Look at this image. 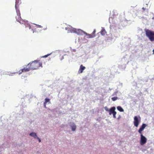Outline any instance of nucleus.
<instances>
[{
    "label": "nucleus",
    "mask_w": 154,
    "mask_h": 154,
    "mask_svg": "<svg viewBox=\"0 0 154 154\" xmlns=\"http://www.w3.org/2000/svg\"><path fill=\"white\" fill-rule=\"evenodd\" d=\"M26 66L28 67H24L20 69L18 72L19 74H20L23 72H28L30 70L38 69L40 67H42V62L40 60H35L29 63Z\"/></svg>",
    "instance_id": "obj_1"
},
{
    "label": "nucleus",
    "mask_w": 154,
    "mask_h": 154,
    "mask_svg": "<svg viewBox=\"0 0 154 154\" xmlns=\"http://www.w3.org/2000/svg\"><path fill=\"white\" fill-rule=\"evenodd\" d=\"M19 4L16 1L15 8L16 10L17 15L16 16L15 18L17 21L19 22L21 24H24L26 25V24L27 23V21L22 19L20 17V10H19Z\"/></svg>",
    "instance_id": "obj_2"
},
{
    "label": "nucleus",
    "mask_w": 154,
    "mask_h": 154,
    "mask_svg": "<svg viewBox=\"0 0 154 154\" xmlns=\"http://www.w3.org/2000/svg\"><path fill=\"white\" fill-rule=\"evenodd\" d=\"M146 35L151 42L154 41V31H152L148 29H145Z\"/></svg>",
    "instance_id": "obj_3"
},
{
    "label": "nucleus",
    "mask_w": 154,
    "mask_h": 154,
    "mask_svg": "<svg viewBox=\"0 0 154 154\" xmlns=\"http://www.w3.org/2000/svg\"><path fill=\"white\" fill-rule=\"evenodd\" d=\"M105 110L108 111L109 112V114L110 115H111V114H112L113 116V117L114 118H116V112L115 111V107L113 106L112 107H111L110 109L108 110L107 107L106 106L105 107Z\"/></svg>",
    "instance_id": "obj_4"
},
{
    "label": "nucleus",
    "mask_w": 154,
    "mask_h": 154,
    "mask_svg": "<svg viewBox=\"0 0 154 154\" xmlns=\"http://www.w3.org/2000/svg\"><path fill=\"white\" fill-rule=\"evenodd\" d=\"M70 32L71 33H75L78 35H82L83 33L85 34V32L80 29H77L75 28H72L70 30Z\"/></svg>",
    "instance_id": "obj_5"
},
{
    "label": "nucleus",
    "mask_w": 154,
    "mask_h": 154,
    "mask_svg": "<svg viewBox=\"0 0 154 154\" xmlns=\"http://www.w3.org/2000/svg\"><path fill=\"white\" fill-rule=\"evenodd\" d=\"M140 122V118L139 117V119L137 116H135L134 117V125L136 127H137Z\"/></svg>",
    "instance_id": "obj_6"
},
{
    "label": "nucleus",
    "mask_w": 154,
    "mask_h": 154,
    "mask_svg": "<svg viewBox=\"0 0 154 154\" xmlns=\"http://www.w3.org/2000/svg\"><path fill=\"white\" fill-rule=\"evenodd\" d=\"M140 143L141 145H143L147 142L146 138L143 136L142 134H140Z\"/></svg>",
    "instance_id": "obj_7"
},
{
    "label": "nucleus",
    "mask_w": 154,
    "mask_h": 154,
    "mask_svg": "<svg viewBox=\"0 0 154 154\" xmlns=\"http://www.w3.org/2000/svg\"><path fill=\"white\" fill-rule=\"evenodd\" d=\"M96 32V30L95 29H94L93 31V32L91 34H88L86 33V32H85V34L87 36V38H94L95 36V33Z\"/></svg>",
    "instance_id": "obj_8"
},
{
    "label": "nucleus",
    "mask_w": 154,
    "mask_h": 154,
    "mask_svg": "<svg viewBox=\"0 0 154 154\" xmlns=\"http://www.w3.org/2000/svg\"><path fill=\"white\" fill-rule=\"evenodd\" d=\"M146 125L145 124H142L141 127L139 129L138 131V132L140 134H142V131L143 130L144 128H145Z\"/></svg>",
    "instance_id": "obj_9"
},
{
    "label": "nucleus",
    "mask_w": 154,
    "mask_h": 154,
    "mask_svg": "<svg viewBox=\"0 0 154 154\" xmlns=\"http://www.w3.org/2000/svg\"><path fill=\"white\" fill-rule=\"evenodd\" d=\"M85 69V67L83 66L82 65H81L80 68L78 71V73L79 74L83 72V70Z\"/></svg>",
    "instance_id": "obj_10"
},
{
    "label": "nucleus",
    "mask_w": 154,
    "mask_h": 154,
    "mask_svg": "<svg viewBox=\"0 0 154 154\" xmlns=\"http://www.w3.org/2000/svg\"><path fill=\"white\" fill-rule=\"evenodd\" d=\"M48 103H50V100L49 99L46 98L45 99V101L44 103V106H45Z\"/></svg>",
    "instance_id": "obj_11"
},
{
    "label": "nucleus",
    "mask_w": 154,
    "mask_h": 154,
    "mask_svg": "<svg viewBox=\"0 0 154 154\" xmlns=\"http://www.w3.org/2000/svg\"><path fill=\"white\" fill-rule=\"evenodd\" d=\"M72 129V131H75L76 129V126L74 123L72 124L71 125Z\"/></svg>",
    "instance_id": "obj_12"
},
{
    "label": "nucleus",
    "mask_w": 154,
    "mask_h": 154,
    "mask_svg": "<svg viewBox=\"0 0 154 154\" xmlns=\"http://www.w3.org/2000/svg\"><path fill=\"white\" fill-rule=\"evenodd\" d=\"M29 135L30 136L34 137V138H35V139L36 138V137H37V136L36 135V134L35 133H34V132H32V133H30L29 134Z\"/></svg>",
    "instance_id": "obj_13"
},
{
    "label": "nucleus",
    "mask_w": 154,
    "mask_h": 154,
    "mask_svg": "<svg viewBox=\"0 0 154 154\" xmlns=\"http://www.w3.org/2000/svg\"><path fill=\"white\" fill-rule=\"evenodd\" d=\"M106 33V32L104 29H102L101 31V34L102 35H104Z\"/></svg>",
    "instance_id": "obj_14"
},
{
    "label": "nucleus",
    "mask_w": 154,
    "mask_h": 154,
    "mask_svg": "<svg viewBox=\"0 0 154 154\" xmlns=\"http://www.w3.org/2000/svg\"><path fill=\"white\" fill-rule=\"evenodd\" d=\"M117 109L120 112H122L123 111V110L121 107V106H117Z\"/></svg>",
    "instance_id": "obj_15"
},
{
    "label": "nucleus",
    "mask_w": 154,
    "mask_h": 154,
    "mask_svg": "<svg viewBox=\"0 0 154 154\" xmlns=\"http://www.w3.org/2000/svg\"><path fill=\"white\" fill-rule=\"evenodd\" d=\"M118 99V98L117 97H113L112 98H111L112 100L113 101H115L116 100H117Z\"/></svg>",
    "instance_id": "obj_16"
},
{
    "label": "nucleus",
    "mask_w": 154,
    "mask_h": 154,
    "mask_svg": "<svg viewBox=\"0 0 154 154\" xmlns=\"http://www.w3.org/2000/svg\"><path fill=\"white\" fill-rule=\"evenodd\" d=\"M34 24L35 25V26L37 28H42L43 27L41 25H37V24Z\"/></svg>",
    "instance_id": "obj_17"
},
{
    "label": "nucleus",
    "mask_w": 154,
    "mask_h": 154,
    "mask_svg": "<svg viewBox=\"0 0 154 154\" xmlns=\"http://www.w3.org/2000/svg\"><path fill=\"white\" fill-rule=\"evenodd\" d=\"M51 54H48L47 55H45L43 56L42 57H48V56H49V55H50Z\"/></svg>",
    "instance_id": "obj_18"
},
{
    "label": "nucleus",
    "mask_w": 154,
    "mask_h": 154,
    "mask_svg": "<svg viewBox=\"0 0 154 154\" xmlns=\"http://www.w3.org/2000/svg\"><path fill=\"white\" fill-rule=\"evenodd\" d=\"M29 29H31L32 30H33L32 26L29 25Z\"/></svg>",
    "instance_id": "obj_19"
},
{
    "label": "nucleus",
    "mask_w": 154,
    "mask_h": 154,
    "mask_svg": "<svg viewBox=\"0 0 154 154\" xmlns=\"http://www.w3.org/2000/svg\"><path fill=\"white\" fill-rule=\"evenodd\" d=\"M36 138L38 140L39 142H40L41 141V140L38 137H36Z\"/></svg>",
    "instance_id": "obj_20"
},
{
    "label": "nucleus",
    "mask_w": 154,
    "mask_h": 154,
    "mask_svg": "<svg viewBox=\"0 0 154 154\" xmlns=\"http://www.w3.org/2000/svg\"><path fill=\"white\" fill-rule=\"evenodd\" d=\"M117 93V92H115L112 95V96H114L115 95H116Z\"/></svg>",
    "instance_id": "obj_21"
},
{
    "label": "nucleus",
    "mask_w": 154,
    "mask_h": 154,
    "mask_svg": "<svg viewBox=\"0 0 154 154\" xmlns=\"http://www.w3.org/2000/svg\"><path fill=\"white\" fill-rule=\"evenodd\" d=\"M67 28H66V30H67Z\"/></svg>",
    "instance_id": "obj_22"
},
{
    "label": "nucleus",
    "mask_w": 154,
    "mask_h": 154,
    "mask_svg": "<svg viewBox=\"0 0 154 154\" xmlns=\"http://www.w3.org/2000/svg\"><path fill=\"white\" fill-rule=\"evenodd\" d=\"M33 32H34V30H33Z\"/></svg>",
    "instance_id": "obj_23"
}]
</instances>
